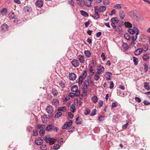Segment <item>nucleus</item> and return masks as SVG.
I'll list each match as a JSON object with an SVG mask.
<instances>
[{
  "label": "nucleus",
  "mask_w": 150,
  "mask_h": 150,
  "mask_svg": "<svg viewBox=\"0 0 150 150\" xmlns=\"http://www.w3.org/2000/svg\"><path fill=\"white\" fill-rule=\"evenodd\" d=\"M87 71L86 70H84L81 76H80L79 77L78 83L79 84H81L83 82V80L86 78L87 76Z\"/></svg>",
  "instance_id": "nucleus-1"
},
{
  "label": "nucleus",
  "mask_w": 150,
  "mask_h": 150,
  "mask_svg": "<svg viewBox=\"0 0 150 150\" xmlns=\"http://www.w3.org/2000/svg\"><path fill=\"white\" fill-rule=\"evenodd\" d=\"M44 140L47 143H49L50 144H54L56 141V139L52 138H49L47 136L45 137L44 138Z\"/></svg>",
  "instance_id": "nucleus-2"
},
{
  "label": "nucleus",
  "mask_w": 150,
  "mask_h": 150,
  "mask_svg": "<svg viewBox=\"0 0 150 150\" xmlns=\"http://www.w3.org/2000/svg\"><path fill=\"white\" fill-rule=\"evenodd\" d=\"M128 31L132 34H134L135 33L137 35H138L139 33L138 29L135 27H133L132 29L131 28L128 29Z\"/></svg>",
  "instance_id": "nucleus-3"
},
{
  "label": "nucleus",
  "mask_w": 150,
  "mask_h": 150,
  "mask_svg": "<svg viewBox=\"0 0 150 150\" xmlns=\"http://www.w3.org/2000/svg\"><path fill=\"white\" fill-rule=\"evenodd\" d=\"M73 123L72 120H69L68 122H67L64 123L62 126V128L63 129H66L67 127H70Z\"/></svg>",
  "instance_id": "nucleus-4"
},
{
  "label": "nucleus",
  "mask_w": 150,
  "mask_h": 150,
  "mask_svg": "<svg viewBox=\"0 0 150 150\" xmlns=\"http://www.w3.org/2000/svg\"><path fill=\"white\" fill-rule=\"evenodd\" d=\"M98 68L97 69V71L96 72L99 74H103L104 70V67L103 66L100 65L98 66Z\"/></svg>",
  "instance_id": "nucleus-5"
},
{
  "label": "nucleus",
  "mask_w": 150,
  "mask_h": 150,
  "mask_svg": "<svg viewBox=\"0 0 150 150\" xmlns=\"http://www.w3.org/2000/svg\"><path fill=\"white\" fill-rule=\"evenodd\" d=\"M91 77L90 75H88L86 79L85 80L83 83V85H85V86L87 87V86L89 85V81L91 80Z\"/></svg>",
  "instance_id": "nucleus-6"
},
{
  "label": "nucleus",
  "mask_w": 150,
  "mask_h": 150,
  "mask_svg": "<svg viewBox=\"0 0 150 150\" xmlns=\"http://www.w3.org/2000/svg\"><path fill=\"white\" fill-rule=\"evenodd\" d=\"M35 143L38 145H41L43 143V141L41 138L40 137L37 138L35 141Z\"/></svg>",
  "instance_id": "nucleus-7"
},
{
  "label": "nucleus",
  "mask_w": 150,
  "mask_h": 150,
  "mask_svg": "<svg viewBox=\"0 0 150 150\" xmlns=\"http://www.w3.org/2000/svg\"><path fill=\"white\" fill-rule=\"evenodd\" d=\"M95 14L92 15L91 16L94 19H97L99 18V16L98 14V10H95Z\"/></svg>",
  "instance_id": "nucleus-8"
},
{
  "label": "nucleus",
  "mask_w": 150,
  "mask_h": 150,
  "mask_svg": "<svg viewBox=\"0 0 150 150\" xmlns=\"http://www.w3.org/2000/svg\"><path fill=\"white\" fill-rule=\"evenodd\" d=\"M46 110L48 113L51 114L53 111V108L52 106L49 105L46 108Z\"/></svg>",
  "instance_id": "nucleus-9"
},
{
  "label": "nucleus",
  "mask_w": 150,
  "mask_h": 150,
  "mask_svg": "<svg viewBox=\"0 0 150 150\" xmlns=\"http://www.w3.org/2000/svg\"><path fill=\"white\" fill-rule=\"evenodd\" d=\"M77 59L80 63H84L85 62V60L84 56L82 55H79Z\"/></svg>",
  "instance_id": "nucleus-10"
},
{
  "label": "nucleus",
  "mask_w": 150,
  "mask_h": 150,
  "mask_svg": "<svg viewBox=\"0 0 150 150\" xmlns=\"http://www.w3.org/2000/svg\"><path fill=\"white\" fill-rule=\"evenodd\" d=\"M143 52V50L142 48H140L135 50L134 52V54L136 55L140 54L142 52Z\"/></svg>",
  "instance_id": "nucleus-11"
},
{
  "label": "nucleus",
  "mask_w": 150,
  "mask_h": 150,
  "mask_svg": "<svg viewBox=\"0 0 150 150\" xmlns=\"http://www.w3.org/2000/svg\"><path fill=\"white\" fill-rule=\"evenodd\" d=\"M76 76L74 73H72L69 74V79L71 80L74 81L75 80L76 78Z\"/></svg>",
  "instance_id": "nucleus-12"
},
{
  "label": "nucleus",
  "mask_w": 150,
  "mask_h": 150,
  "mask_svg": "<svg viewBox=\"0 0 150 150\" xmlns=\"http://www.w3.org/2000/svg\"><path fill=\"white\" fill-rule=\"evenodd\" d=\"M71 63L72 65L75 67H78L79 64V61L76 59H73L71 62Z\"/></svg>",
  "instance_id": "nucleus-13"
},
{
  "label": "nucleus",
  "mask_w": 150,
  "mask_h": 150,
  "mask_svg": "<svg viewBox=\"0 0 150 150\" xmlns=\"http://www.w3.org/2000/svg\"><path fill=\"white\" fill-rule=\"evenodd\" d=\"M43 3L41 0H37L35 3L36 6L38 7H41L43 5Z\"/></svg>",
  "instance_id": "nucleus-14"
},
{
  "label": "nucleus",
  "mask_w": 150,
  "mask_h": 150,
  "mask_svg": "<svg viewBox=\"0 0 150 150\" xmlns=\"http://www.w3.org/2000/svg\"><path fill=\"white\" fill-rule=\"evenodd\" d=\"M119 16L121 18L123 19L125 16V12L122 10H120L119 12Z\"/></svg>",
  "instance_id": "nucleus-15"
},
{
  "label": "nucleus",
  "mask_w": 150,
  "mask_h": 150,
  "mask_svg": "<svg viewBox=\"0 0 150 150\" xmlns=\"http://www.w3.org/2000/svg\"><path fill=\"white\" fill-rule=\"evenodd\" d=\"M8 25L6 24H3L1 25V28L2 30L4 31H6L8 30Z\"/></svg>",
  "instance_id": "nucleus-16"
},
{
  "label": "nucleus",
  "mask_w": 150,
  "mask_h": 150,
  "mask_svg": "<svg viewBox=\"0 0 150 150\" xmlns=\"http://www.w3.org/2000/svg\"><path fill=\"white\" fill-rule=\"evenodd\" d=\"M52 103L54 106H57L59 104V101L57 99H54L52 101Z\"/></svg>",
  "instance_id": "nucleus-17"
},
{
  "label": "nucleus",
  "mask_w": 150,
  "mask_h": 150,
  "mask_svg": "<svg viewBox=\"0 0 150 150\" xmlns=\"http://www.w3.org/2000/svg\"><path fill=\"white\" fill-rule=\"evenodd\" d=\"M54 126L52 125H50L47 126L45 128V130L47 131H51L53 130Z\"/></svg>",
  "instance_id": "nucleus-18"
},
{
  "label": "nucleus",
  "mask_w": 150,
  "mask_h": 150,
  "mask_svg": "<svg viewBox=\"0 0 150 150\" xmlns=\"http://www.w3.org/2000/svg\"><path fill=\"white\" fill-rule=\"evenodd\" d=\"M136 19L138 21H141L144 19V17L142 15H139L136 16Z\"/></svg>",
  "instance_id": "nucleus-19"
},
{
  "label": "nucleus",
  "mask_w": 150,
  "mask_h": 150,
  "mask_svg": "<svg viewBox=\"0 0 150 150\" xmlns=\"http://www.w3.org/2000/svg\"><path fill=\"white\" fill-rule=\"evenodd\" d=\"M76 1L78 5L80 6L83 7L84 5L85 1L84 0H78Z\"/></svg>",
  "instance_id": "nucleus-20"
},
{
  "label": "nucleus",
  "mask_w": 150,
  "mask_h": 150,
  "mask_svg": "<svg viewBox=\"0 0 150 150\" xmlns=\"http://www.w3.org/2000/svg\"><path fill=\"white\" fill-rule=\"evenodd\" d=\"M88 67L89 72L93 74H94L95 72V70L93 68L92 66H91L90 64H89L88 65Z\"/></svg>",
  "instance_id": "nucleus-21"
},
{
  "label": "nucleus",
  "mask_w": 150,
  "mask_h": 150,
  "mask_svg": "<svg viewBox=\"0 0 150 150\" xmlns=\"http://www.w3.org/2000/svg\"><path fill=\"white\" fill-rule=\"evenodd\" d=\"M84 54L86 57L87 58L90 57L91 56V53L88 50H86L84 52Z\"/></svg>",
  "instance_id": "nucleus-22"
},
{
  "label": "nucleus",
  "mask_w": 150,
  "mask_h": 150,
  "mask_svg": "<svg viewBox=\"0 0 150 150\" xmlns=\"http://www.w3.org/2000/svg\"><path fill=\"white\" fill-rule=\"evenodd\" d=\"M51 93L55 96H57L59 93L58 91L55 88H53L52 89Z\"/></svg>",
  "instance_id": "nucleus-23"
},
{
  "label": "nucleus",
  "mask_w": 150,
  "mask_h": 150,
  "mask_svg": "<svg viewBox=\"0 0 150 150\" xmlns=\"http://www.w3.org/2000/svg\"><path fill=\"white\" fill-rule=\"evenodd\" d=\"M129 14L131 16L134 17L136 15V12L134 10H132L129 12Z\"/></svg>",
  "instance_id": "nucleus-24"
},
{
  "label": "nucleus",
  "mask_w": 150,
  "mask_h": 150,
  "mask_svg": "<svg viewBox=\"0 0 150 150\" xmlns=\"http://www.w3.org/2000/svg\"><path fill=\"white\" fill-rule=\"evenodd\" d=\"M124 5L122 4H117L114 6V8L116 9H120L123 7Z\"/></svg>",
  "instance_id": "nucleus-25"
},
{
  "label": "nucleus",
  "mask_w": 150,
  "mask_h": 150,
  "mask_svg": "<svg viewBox=\"0 0 150 150\" xmlns=\"http://www.w3.org/2000/svg\"><path fill=\"white\" fill-rule=\"evenodd\" d=\"M144 86L146 89L147 90H150V87L148 83H145L144 84Z\"/></svg>",
  "instance_id": "nucleus-26"
},
{
  "label": "nucleus",
  "mask_w": 150,
  "mask_h": 150,
  "mask_svg": "<svg viewBox=\"0 0 150 150\" xmlns=\"http://www.w3.org/2000/svg\"><path fill=\"white\" fill-rule=\"evenodd\" d=\"M48 118L46 116L44 115L42 116L41 117V120L43 123H46L47 122Z\"/></svg>",
  "instance_id": "nucleus-27"
},
{
  "label": "nucleus",
  "mask_w": 150,
  "mask_h": 150,
  "mask_svg": "<svg viewBox=\"0 0 150 150\" xmlns=\"http://www.w3.org/2000/svg\"><path fill=\"white\" fill-rule=\"evenodd\" d=\"M45 125L41 124H38L37 125V127L38 129L41 130L44 129L45 128Z\"/></svg>",
  "instance_id": "nucleus-28"
},
{
  "label": "nucleus",
  "mask_w": 150,
  "mask_h": 150,
  "mask_svg": "<svg viewBox=\"0 0 150 150\" xmlns=\"http://www.w3.org/2000/svg\"><path fill=\"white\" fill-rule=\"evenodd\" d=\"M149 58V54H144L142 56V59L144 61H146Z\"/></svg>",
  "instance_id": "nucleus-29"
},
{
  "label": "nucleus",
  "mask_w": 150,
  "mask_h": 150,
  "mask_svg": "<svg viewBox=\"0 0 150 150\" xmlns=\"http://www.w3.org/2000/svg\"><path fill=\"white\" fill-rule=\"evenodd\" d=\"M91 100L93 103H96L98 100V98L96 96H94L92 97Z\"/></svg>",
  "instance_id": "nucleus-30"
},
{
  "label": "nucleus",
  "mask_w": 150,
  "mask_h": 150,
  "mask_svg": "<svg viewBox=\"0 0 150 150\" xmlns=\"http://www.w3.org/2000/svg\"><path fill=\"white\" fill-rule=\"evenodd\" d=\"M100 74L97 72L95 74L94 78L95 80L97 81L100 78Z\"/></svg>",
  "instance_id": "nucleus-31"
},
{
  "label": "nucleus",
  "mask_w": 150,
  "mask_h": 150,
  "mask_svg": "<svg viewBox=\"0 0 150 150\" xmlns=\"http://www.w3.org/2000/svg\"><path fill=\"white\" fill-rule=\"evenodd\" d=\"M76 123L77 124H81V120L80 117H78L76 118Z\"/></svg>",
  "instance_id": "nucleus-32"
},
{
  "label": "nucleus",
  "mask_w": 150,
  "mask_h": 150,
  "mask_svg": "<svg viewBox=\"0 0 150 150\" xmlns=\"http://www.w3.org/2000/svg\"><path fill=\"white\" fill-rule=\"evenodd\" d=\"M83 93H84L86 95L87 94V89L89 86H87V87L85 86H86L85 85H83Z\"/></svg>",
  "instance_id": "nucleus-33"
},
{
  "label": "nucleus",
  "mask_w": 150,
  "mask_h": 150,
  "mask_svg": "<svg viewBox=\"0 0 150 150\" xmlns=\"http://www.w3.org/2000/svg\"><path fill=\"white\" fill-rule=\"evenodd\" d=\"M106 76L105 77L106 79L108 80L110 79L112 75V74L111 73L108 72L106 73Z\"/></svg>",
  "instance_id": "nucleus-34"
},
{
  "label": "nucleus",
  "mask_w": 150,
  "mask_h": 150,
  "mask_svg": "<svg viewBox=\"0 0 150 150\" xmlns=\"http://www.w3.org/2000/svg\"><path fill=\"white\" fill-rule=\"evenodd\" d=\"M80 12L81 14L84 17H87L88 16V14L87 12L83 10H81Z\"/></svg>",
  "instance_id": "nucleus-35"
},
{
  "label": "nucleus",
  "mask_w": 150,
  "mask_h": 150,
  "mask_svg": "<svg viewBox=\"0 0 150 150\" xmlns=\"http://www.w3.org/2000/svg\"><path fill=\"white\" fill-rule=\"evenodd\" d=\"M122 48L124 49L125 50H127L129 48V46L126 43H123L122 45Z\"/></svg>",
  "instance_id": "nucleus-36"
},
{
  "label": "nucleus",
  "mask_w": 150,
  "mask_h": 150,
  "mask_svg": "<svg viewBox=\"0 0 150 150\" xmlns=\"http://www.w3.org/2000/svg\"><path fill=\"white\" fill-rule=\"evenodd\" d=\"M78 87L76 85H74L72 86L71 88V91L73 92H74L78 90Z\"/></svg>",
  "instance_id": "nucleus-37"
},
{
  "label": "nucleus",
  "mask_w": 150,
  "mask_h": 150,
  "mask_svg": "<svg viewBox=\"0 0 150 150\" xmlns=\"http://www.w3.org/2000/svg\"><path fill=\"white\" fill-rule=\"evenodd\" d=\"M132 58L134 65H137L138 64V58L135 57H133Z\"/></svg>",
  "instance_id": "nucleus-38"
},
{
  "label": "nucleus",
  "mask_w": 150,
  "mask_h": 150,
  "mask_svg": "<svg viewBox=\"0 0 150 150\" xmlns=\"http://www.w3.org/2000/svg\"><path fill=\"white\" fill-rule=\"evenodd\" d=\"M124 38L127 40H131V38L130 36L127 33H125L124 35Z\"/></svg>",
  "instance_id": "nucleus-39"
},
{
  "label": "nucleus",
  "mask_w": 150,
  "mask_h": 150,
  "mask_svg": "<svg viewBox=\"0 0 150 150\" xmlns=\"http://www.w3.org/2000/svg\"><path fill=\"white\" fill-rule=\"evenodd\" d=\"M111 21L112 23H117L118 22V20L117 18H113L111 20Z\"/></svg>",
  "instance_id": "nucleus-40"
},
{
  "label": "nucleus",
  "mask_w": 150,
  "mask_h": 150,
  "mask_svg": "<svg viewBox=\"0 0 150 150\" xmlns=\"http://www.w3.org/2000/svg\"><path fill=\"white\" fill-rule=\"evenodd\" d=\"M124 25L125 27L127 28H131L132 27L131 24L129 22H125Z\"/></svg>",
  "instance_id": "nucleus-41"
},
{
  "label": "nucleus",
  "mask_w": 150,
  "mask_h": 150,
  "mask_svg": "<svg viewBox=\"0 0 150 150\" xmlns=\"http://www.w3.org/2000/svg\"><path fill=\"white\" fill-rule=\"evenodd\" d=\"M70 108L71 111L73 112H75L76 108L74 104H72L70 105Z\"/></svg>",
  "instance_id": "nucleus-42"
},
{
  "label": "nucleus",
  "mask_w": 150,
  "mask_h": 150,
  "mask_svg": "<svg viewBox=\"0 0 150 150\" xmlns=\"http://www.w3.org/2000/svg\"><path fill=\"white\" fill-rule=\"evenodd\" d=\"M68 4L72 6H74V3L73 0H68Z\"/></svg>",
  "instance_id": "nucleus-43"
},
{
  "label": "nucleus",
  "mask_w": 150,
  "mask_h": 150,
  "mask_svg": "<svg viewBox=\"0 0 150 150\" xmlns=\"http://www.w3.org/2000/svg\"><path fill=\"white\" fill-rule=\"evenodd\" d=\"M40 150H46L47 149V147L45 144H43L40 147Z\"/></svg>",
  "instance_id": "nucleus-44"
},
{
  "label": "nucleus",
  "mask_w": 150,
  "mask_h": 150,
  "mask_svg": "<svg viewBox=\"0 0 150 150\" xmlns=\"http://www.w3.org/2000/svg\"><path fill=\"white\" fill-rule=\"evenodd\" d=\"M144 71L145 72H146L148 70V67L146 63H145L144 64Z\"/></svg>",
  "instance_id": "nucleus-45"
},
{
  "label": "nucleus",
  "mask_w": 150,
  "mask_h": 150,
  "mask_svg": "<svg viewBox=\"0 0 150 150\" xmlns=\"http://www.w3.org/2000/svg\"><path fill=\"white\" fill-rule=\"evenodd\" d=\"M96 114V110L95 109H94L90 114V115L91 116L95 115Z\"/></svg>",
  "instance_id": "nucleus-46"
},
{
  "label": "nucleus",
  "mask_w": 150,
  "mask_h": 150,
  "mask_svg": "<svg viewBox=\"0 0 150 150\" xmlns=\"http://www.w3.org/2000/svg\"><path fill=\"white\" fill-rule=\"evenodd\" d=\"M69 98L70 97L69 96H64L62 99L64 101H67L69 100Z\"/></svg>",
  "instance_id": "nucleus-47"
},
{
  "label": "nucleus",
  "mask_w": 150,
  "mask_h": 150,
  "mask_svg": "<svg viewBox=\"0 0 150 150\" xmlns=\"http://www.w3.org/2000/svg\"><path fill=\"white\" fill-rule=\"evenodd\" d=\"M84 5L87 7H90L91 5V3L89 1H85Z\"/></svg>",
  "instance_id": "nucleus-48"
},
{
  "label": "nucleus",
  "mask_w": 150,
  "mask_h": 150,
  "mask_svg": "<svg viewBox=\"0 0 150 150\" xmlns=\"http://www.w3.org/2000/svg\"><path fill=\"white\" fill-rule=\"evenodd\" d=\"M62 115V113L60 112H57L55 115V117L56 118H58Z\"/></svg>",
  "instance_id": "nucleus-49"
},
{
  "label": "nucleus",
  "mask_w": 150,
  "mask_h": 150,
  "mask_svg": "<svg viewBox=\"0 0 150 150\" xmlns=\"http://www.w3.org/2000/svg\"><path fill=\"white\" fill-rule=\"evenodd\" d=\"M60 148V146L59 144H55L53 146V148L54 149L57 150Z\"/></svg>",
  "instance_id": "nucleus-50"
},
{
  "label": "nucleus",
  "mask_w": 150,
  "mask_h": 150,
  "mask_svg": "<svg viewBox=\"0 0 150 150\" xmlns=\"http://www.w3.org/2000/svg\"><path fill=\"white\" fill-rule=\"evenodd\" d=\"M103 3L104 5H106L109 4L110 1L109 0H103Z\"/></svg>",
  "instance_id": "nucleus-51"
},
{
  "label": "nucleus",
  "mask_w": 150,
  "mask_h": 150,
  "mask_svg": "<svg viewBox=\"0 0 150 150\" xmlns=\"http://www.w3.org/2000/svg\"><path fill=\"white\" fill-rule=\"evenodd\" d=\"M90 110L87 108L85 110V112H84V114L85 115H88L90 113Z\"/></svg>",
  "instance_id": "nucleus-52"
},
{
  "label": "nucleus",
  "mask_w": 150,
  "mask_h": 150,
  "mask_svg": "<svg viewBox=\"0 0 150 150\" xmlns=\"http://www.w3.org/2000/svg\"><path fill=\"white\" fill-rule=\"evenodd\" d=\"M11 21L12 22L15 24H17L18 22V20L17 18H14V19H13L11 20Z\"/></svg>",
  "instance_id": "nucleus-53"
},
{
  "label": "nucleus",
  "mask_w": 150,
  "mask_h": 150,
  "mask_svg": "<svg viewBox=\"0 0 150 150\" xmlns=\"http://www.w3.org/2000/svg\"><path fill=\"white\" fill-rule=\"evenodd\" d=\"M117 102H112V105L111 108H114L117 106Z\"/></svg>",
  "instance_id": "nucleus-54"
},
{
  "label": "nucleus",
  "mask_w": 150,
  "mask_h": 150,
  "mask_svg": "<svg viewBox=\"0 0 150 150\" xmlns=\"http://www.w3.org/2000/svg\"><path fill=\"white\" fill-rule=\"evenodd\" d=\"M137 35L136 34L134 35H133L132 38H131V39H132V41H135L137 38Z\"/></svg>",
  "instance_id": "nucleus-55"
},
{
  "label": "nucleus",
  "mask_w": 150,
  "mask_h": 150,
  "mask_svg": "<svg viewBox=\"0 0 150 150\" xmlns=\"http://www.w3.org/2000/svg\"><path fill=\"white\" fill-rule=\"evenodd\" d=\"M114 87V83L112 81H111L110 82L109 88L110 89H112Z\"/></svg>",
  "instance_id": "nucleus-56"
},
{
  "label": "nucleus",
  "mask_w": 150,
  "mask_h": 150,
  "mask_svg": "<svg viewBox=\"0 0 150 150\" xmlns=\"http://www.w3.org/2000/svg\"><path fill=\"white\" fill-rule=\"evenodd\" d=\"M66 107L65 106L61 108H60L58 109L59 111H64L66 110Z\"/></svg>",
  "instance_id": "nucleus-57"
},
{
  "label": "nucleus",
  "mask_w": 150,
  "mask_h": 150,
  "mask_svg": "<svg viewBox=\"0 0 150 150\" xmlns=\"http://www.w3.org/2000/svg\"><path fill=\"white\" fill-rule=\"evenodd\" d=\"M59 85L62 88H64L65 87V84L62 81L59 82Z\"/></svg>",
  "instance_id": "nucleus-58"
},
{
  "label": "nucleus",
  "mask_w": 150,
  "mask_h": 150,
  "mask_svg": "<svg viewBox=\"0 0 150 150\" xmlns=\"http://www.w3.org/2000/svg\"><path fill=\"white\" fill-rule=\"evenodd\" d=\"M40 134V136H43L45 133V130L44 129H42L40 130L39 132Z\"/></svg>",
  "instance_id": "nucleus-59"
},
{
  "label": "nucleus",
  "mask_w": 150,
  "mask_h": 150,
  "mask_svg": "<svg viewBox=\"0 0 150 150\" xmlns=\"http://www.w3.org/2000/svg\"><path fill=\"white\" fill-rule=\"evenodd\" d=\"M103 102L102 100H100L99 101V105H98V107L99 108H100L103 105Z\"/></svg>",
  "instance_id": "nucleus-60"
},
{
  "label": "nucleus",
  "mask_w": 150,
  "mask_h": 150,
  "mask_svg": "<svg viewBox=\"0 0 150 150\" xmlns=\"http://www.w3.org/2000/svg\"><path fill=\"white\" fill-rule=\"evenodd\" d=\"M8 10H1V12L3 15H4L7 13Z\"/></svg>",
  "instance_id": "nucleus-61"
},
{
  "label": "nucleus",
  "mask_w": 150,
  "mask_h": 150,
  "mask_svg": "<svg viewBox=\"0 0 150 150\" xmlns=\"http://www.w3.org/2000/svg\"><path fill=\"white\" fill-rule=\"evenodd\" d=\"M101 57L102 58L103 60H105L106 59V57L105 55L103 53H102L101 55Z\"/></svg>",
  "instance_id": "nucleus-62"
},
{
  "label": "nucleus",
  "mask_w": 150,
  "mask_h": 150,
  "mask_svg": "<svg viewBox=\"0 0 150 150\" xmlns=\"http://www.w3.org/2000/svg\"><path fill=\"white\" fill-rule=\"evenodd\" d=\"M38 135V131L37 130H33V136H36Z\"/></svg>",
  "instance_id": "nucleus-63"
},
{
  "label": "nucleus",
  "mask_w": 150,
  "mask_h": 150,
  "mask_svg": "<svg viewBox=\"0 0 150 150\" xmlns=\"http://www.w3.org/2000/svg\"><path fill=\"white\" fill-rule=\"evenodd\" d=\"M135 99L136 101L138 102V103H140L141 101V99L138 97H135Z\"/></svg>",
  "instance_id": "nucleus-64"
}]
</instances>
